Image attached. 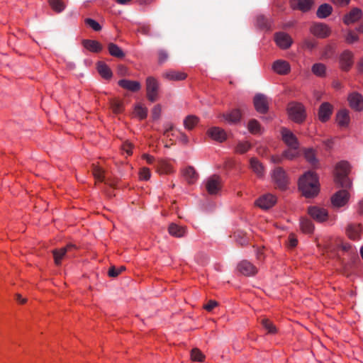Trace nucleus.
Segmentation results:
<instances>
[{"label":"nucleus","instance_id":"4c0bfd02","mask_svg":"<svg viewBox=\"0 0 363 363\" xmlns=\"http://www.w3.org/2000/svg\"><path fill=\"white\" fill-rule=\"evenodd\" d=\"M48 2L52 9L57 13L62 12L66 7L63 0H48Z\"/></svg>","mask_w":363,"mask_h":363},{"label":"nucleus","instance_id":"69168bd1","mask_svg":"<svg viewBox=\"0 0 363 363\" xmlns=\"http://www.w3.org/2000/svg\"><path fill=\"white\" fill-rule=\"evenodd\" d=\"M357 211L359 214L363 215V200L360 201L358 203Z\"/></svg>","mask_w":363,"mask_h":363},{"label":"nucleus","instance_id":"0e129e2a","mask_svg":"<svg viewBox=\"0 0 363 363\" xmlns=\"http://www.w3.org/2000/svg\"><path fill=\"white\" fill-rule=\"evenodd\" d=\"M334 4L338 5H346L349 3L350 0H332Z\"/></svg>","mask_w":363,"mask_h":363},{"label":"nucleus","instance_id":"58836bf2","mask_svg":"<svg viewBox=\"0 0 363 363\" xmlns=\"http://www.w3.org/2000/svg\"><path fill=\"white\" fill-rule=\"evenodd\" d=\"M261 324L263 328L267 330V332L269 334H274L277 333V328L274 323L270 321L267 318H263L261 320Z\"/></svg>","mask_w":363,"mask_h":363},{"label":"nucleus","instance_id":"1a4fd4ad","mask_svg":"<svg viewBox=\"0 0 363 363\" xmlns=\"http://www.w3.org/2000/svg\"><path fill=\"white\" fill-rule=\"evenodd\" d=\"M75 247L73 245H67L66 247H62L59 250L52 251L55 263L56 265H60L65 258L68 257V253L70 252Z\"/></svg>","mask_w":363,"mask_h":363},{"label":"nucleus","instance_id":"4d7b16f0","mask_svg":"<svg viewBox=\"0 0 363 363\" xmlns=\"http://www.w3.org/2000/svg\"><path fill=\"white\" fill-rule=\"evenodd\" d=\"M284 152L281 155H275L271 157L273 163H281L284 160Z\"/></svg>","mask_w":363,"mask_h":363},{"label":"nucleus","instance_id":"7c9ffc66","mask_svg":"<svg viewBox=\"0 0 363 363\" xmlns=\"http://www.w3.org/2000/svg\"><path fill=\"white\" fill-rule=\"evenodd\" d=\"M289 148L284 151V156L286 160H293L298 157L301 151L299 150V146H294V147H288Z\"/></svg>","mask_w":363,"mask_h":363},{"label":"nucleus","instance_id":"13d9d810","mask_svg":"<svg viewBox=\"0 0 363 363\" xmlns=\"http://www.w3.org/2000/svg\"><path fill=\"white\" fill-rule=\"evenodd\" d=\"M217 306H218L217 301L211 300L204 306V308L208 311H211Z\"/></svg>","mask_w":363,"mask_h":363},{"label":"nucleus","instance_id":"39448f33","mask_svg":"<svg viewBox=\"0 0 363 363\" xmlns=\"http://www.w3.org/2000/svg\"><path fill=\"white\" fill-rule=\"evenodd\" d=\"M308 213L317 222L323 223L330 218L328 210L320 206H310L308 208Z\"/></svg>","mask_w":363,"mask_h":363},{"label":"nucleus","instance_id":"79ce46f5","mask_svg":"<svg viewBox=\"0 0 363 363\" xmlns=\"http://www.w3.org/2000/svg\"><path fill=\"white\" fill-rule=\"evenodd\" d=\"M251 148V144L248 141L239 142L235 147L237 153L243 154L247 152Z\"/></svg>","mask_w":363,"mask_h":363},{"label":"nucleus","instance_id":"9d476101","mask_svg":"<svg viewBox=\"0 0 363 363\" xmlns=\"http://www.w3.org/2000/svg\"><path fill=\"white\" fill-rule=\"evenodd\" d=\"M353 53L350 50L342 52L339 58L340 68L342 70L348 71L353 65Z\"/></svg>","mask_w":363,"mask_h":363},{"label":"nucleus","instance_id":"774afa93","mask_svg":"<svg viewBox=\"0 0 363 363\" xmlns=\"http://www.w3.org/2000/svg\"><path fill=\"white\" fill-rule=\"evenodd\" d=\"M150 26H144L143 27H141V28L140 29V32L143 33V34H147L150 31Z\"/></svg>","mask_w":363,"mask_h":363},{"label":"nucleus","instance_id":"2f4dec72","mask_svg":"<svg viewBox=\"0 0 363 363\" xmlns=\"http://www.w3.org/2000/svg\"><path fill=\"white\" fill-rule=\"evenodd\" d=\"M97 70L99 74L106 79H109L112 77L111 69L104 62H100L97 64Z\"/></svg>","mask_w":363,"mask_h":363},{"label":"nucleus","instance_id":"09e8293b","mask_svg":"<svg viewBox=\"0 0 363 363\" xmlns=\"http://www.w3.org/2000/svg\"><path fill=\"white\" fill-rule=\"evenodd\" d=\"M358 35L352 30H348L345 35V41L348 44H352L358 42Z\"/></svg>","mask_w":363,"mask_h":363},{"label":"nucleus","instance_id":"7ed1b4c3","mask_svg":"<svg viewBox=\"0 0 363 363\" xmlns=\"http://www.w3.org/2000/svg\"><path fill=\"white\" fill-rule=\"evenodd\" d=\"M289 118L295 122H302L306 118L304 106L298 102L289 103L287 107Z\"/></svg>","mask_w":363,"mask_h":363},{"label":"nucleus","instance_id":"f03ea898","mask_svg":"<svg viewBox=\"0 0 363 363\" xmlns=\"http://www.w3.org/2000/svg\"><path fill=\"white\" fill-rule=\"evenodd\" d=\"M350 171V167L347 162L337 163L335 170V182L343 187H350L352 184L347 177Z\"/></svg>","mask_w":363,"mask_h":363},{"label":"nucleus","instance_id":"a18cd8bd","mask_svg":"<svg viewBox=\"0 0 363 363\" xmlns=\"http://www.w3.org/2000/svg\"><path fill=\"white\" fill-rule=\"evenodd\" d=\"M191 359L192 361L201 362L204 360L205 356L201 350L194 348L191 352Z\"/></svg>","mask_w":363,"mask_h":363},{"label":"nucleus","instance_id":"f704fd0d","mask_svg":"<svg viewBox=\"0 0 363 363\" xmlns=\"http://www.w3.org/2000/svg\"><path fill=\"white\" fill-rule=\"evenodd\" d=\"M312 72L319 77H323L326 74V67L322 63H315L312 66Z\"/></svg>","mask_w":363,"mask_h":363},{"label":"nucleus","instance_id":"e2e57ef3","mask_svg":"<svg viewBox=\"0 0 363 363\" xmlns=\"http://www.w3.org/2000/svg\"><path fill=\"white\" fill-rule=\"evenodd\" d=\"M143 158L145 159L148 164H152L154 161V157L150 155L145 154L143 155Z\"/></svg>","mask_w":363,"mask_h":363},{"label":"nucleus","instance_id":"aec40b11","mask_svg":"<svg viewBox=\"0 0 363 363\" xmlns=\"http://www.w3.org/2000/svg\"><path fill=\"white\" fill-rule=\"evenodd\" d=\"M311 32L319 38H325L330 34V28L323 23H315L311 27Z\"/></svg>","mask_w":363,"mask_h":363},{"label":"nucleus","instance_id":"5fc2aeb1","mask_svg":"<svg viewBox=\"0 0 363 363\" xmlns=\"http://www.w3.org/2000/svg\"><path fill=\"white\" fill-rule=\"evenodd\" d=\"M133 145L128 142L125 141L121 147V150L123 152H125L128 155H130L132 154Z\"/></svg>","mask_w":363,"mask_h":363},{"label":"nucleus","instance_id":"72a5a7b5","mask_svg":"<svg viewBox=\"0 0 363 363\" xmlns=\"http://www.w3.org/2000/svg\"><path fill=\"white\" fill-rule=\"evenodd\" d=\"M332 10L333 9L330 5L328 4H322L317 11V16L320 18H326L331 13Z\"/></svg>","mask_w":363,"mask_h":363},{"label":"nucleus","instance_id":"cd10ccee","mask_svg":"<svg viewBox=\"0 0 363 363\" xmlns=\"http://www.w3.org/2000/svg\"><path fill=\"white\" fill-rule=\"evenodd\" d=\"M313 4L312 0H292L291 5L294 9L302 11H308Z\"/></svg>","mask_w":363,"mask_h":363},{"label":"nucleus","instance_id":"ddd939ff","mask_svg":"<svg viewBox=\"0 0 363 363\" xmlns=\"http://www.w3.org/2000/svg\"><path fill=\"white\" fill-rule=\"evenodd\" d=\"M276 202V196L271 194H267L259 197L256 201V205L262 209H269L272 208Z\"/></svg>","mask_w":363,"mask_h":363},{"label":"nucleus","instance_id":"338daca9","mask_svg":"<svg viewBox=\"0 0 363 363\" xmlns=\"http://www.w3.org/2000/svg\"><path fill=\"white\" fill-rule=\"evenodd\" d=\"M357 69L359 72L363 73V57L361 58V60L358 62Z\"/></svg>","mask_w":363,"mask_h":363},{"label":"nucleus","instance_id":"de8ad7c7","mask_svg":"<svg viewBox=\"0 0 363 363\" xmlns=\"http://www.w3.org/2000/svg\"><path fill=\"white\" fill-rule=\"evenodd\" d=\"M304 156L306 160L312 164H316L315 153L313 150L308 149L304 152Z\"/></svg>","mask_w":363,"mask_h":363},{"label":"nucleus","instance_id":"412c9836","mask_svg":"<svg viewBox=\"0 0 363 363\" xmlns=\"http://www.w3.org/2000/svg\"><path fill=\"white\" fill-rule=\"evenodd\" d=\"M118 85L124 89L128 90L132 92L138 91L141 88V84L139 82L129 80V79H121L118 82Z\"/></svg>","mask_w":363,"mask_h":363},{"label":"nucleus","instance_id":"c9c22d12","mask_svg":"<svg viewBox=\"0 0 363 363\" xmlns=\"http://www.w3.org/2000/svg\"><path fill=\"white\" fill-rule=\"evenodd\" d=\"M108 49L110 55L113 57L122 58L125 55L123 50L114 43H109L108 45Z\"/></svg>","mask_w":363,"mask_h":363},{"label":"nucleus","instance_id":"6ab92c4d","mask_svg":"<svg viewBox=\"0 0 363 363\" xmlns=\"http://www.w3.org/2000/svg\"><path fill=\"white\" fill-rule=\"evenodd\" d=\"M348 101L352 108L360 111L363 108V98L358 93L354 92L349 95Z\"/></svg>","mask_w":363,"mask_h":363},{"label":"nucleus","instance_id":"f257e3e1","mask_svg":"<svg viewBox=\"0 0 363 363\" xmlns=\"http://www.w3.org/2000/svg\"><path fill=\"white\" fill-rule=\"evenodd\" d=\"M298 189L306 198L316 196L320 191L317 174L311 171L304 173L298 179Z\"/></svg>","mask_w":363,"mask_h":363},{"label":"nucleus","instance_id":"052dcab7","mask_svg":"<svg viewBox=\"0 0 363 363\" xmlns=\"http://www.w3.org/2000/svg\"><path fill=\"white\" fill-rule=\"evenodd\" d=\"M297 242H298L297 240L293 235H291L289 237V245H290V247H296V245H297Z\"/></svg>","mask_w":363,"mask_h":363},{"label":"nucleus","instance_id":"864d4df0","mask_svg":"<svg viewBox=\"0 0 363 363\" xmlns=\"http://www.w3.org/2000/svg\"><path fill=\"white\" fill-rule=\"evenodd\" d=\"M125 270L124 267H120L119 268H116L112 267L108 270V275L112 277H116L119 275L123 271Z\"/></svg>","mask_w":363,"mask_h":363},{"label":"nucleus","instance_id":"c756f323","mask_svg":"<svg viewBox=\"0 0 363 363\" xmlns=\"http://www.w3.org/2000/svg\"><path fill=\"white\" fill-rule=\"evenodd\" d=\"M83 46L90 52H99L102 50V46L99 42L93 40H84Z\"/></svg>","mask_w":363,"mask_h":363},{"label":"nucleus","instance_id":"b1692460","mask_svg":"<svg viewBox=\"0 0 363 363\" xmlns=\"http://www.w3.org/2000/svg\"><path fill=\"white\" fill-rule=\"evenodd\" d=\"M362 16V13L360 9H353L345 16L343 21L347 25L352 24L360 19Z\"/></svg>","mask_w":363,"mask_h":363},{"label":"nucleus","instance_id":"680f3d73","mask_svg":"<svg viewBox=\"0 0 363 363\" xmlns=\"http://www.w3.org/2000/svg\"><path fill=\"white\" fill-rule=\"evenodd\" d=\"M16 300L21 304L26 303L27 301V299L26 298H23L19 294L16 295Z\"/></svg>","mask_w":363,"mask_h":363},{"label":"nucleus","instance_id":"a878e982","mask_svg":"<svg viewBox=\"0 0 363 363\" xmlns=\"http://www.w3.org/2000/svg\"><path fill=\"white\" fill-rule=\"evenodd\" d=\"M336 121L339 126L347 127L350 121L349 111L346 109L339 111L336 115Z\"/></svg>","mask_w":363,"mask_h":363},{"label":"nucleus","instance_id":"20e7f679","mask_svg":"<svg viewBox=\"0 0 363 363\" xmlns=\"http://www.w3.org/2000/svg\"><path fill=\"white\" fill-rule=\"evenodd\" d=\"M146 91L147 97L150 101H155L157 100L159 95V83L155 78L148 77L146 79Z\"/></svg>","mask_w":363,"mask_h":363},{"label":"nucleus","instance_id":"f8f14e48","mask_svg":"<svg viewBox=\"0 0 363 363\" xmlns=\"http://www.w3.org/2000/svg\"><path fill=\"white\" fill-rule=\"evenodd\" d=\"M280 133L282 140L288 147L299 146L296 135L290 130L281 128Z\"/></svg>","mask_w":363,"mask_h":363},{"label":"nucleus","instance_id":"2eb2a0df","mask_svg":"<svg viewBox=\"0 0 363 363\" xmlns=\"http://www.w3.org/2000/svg\"><path fill=\"white\" fill-rule=\"evenodd\" d=\"M207 135L213 140L222 143L227 139V133L219 127H212L207 130Z\"/></svg>","mask_w":363,"mask_h":363},{"label":"nucleus","instance_id":"bb28decb","mask_svg":"<svg viewBox=\"0 0 363 363\" xmlns=\"http://www.w3.org/2000/svg\"><path fill=\"white\" fill-rule=\"evenodd\" d=\"M182 175L189 184L194 183L198 179V174L192 167L183 169Z\"/></svg>","mask_w":363,"mask_h":363},{"label":"nucleus","instance_id":"3c124183","mask_svg":"<svg viewBox=\"0 0 363 363\" xmlns=\"http://www.w3.org/2000/svg\"><path fill=\"white\" fill-rule=\"evenodd\" d=\"M85 23L91 27L94 30L99 31L101 29V26L98 22L91 18L85 19Z\"/></svg>","mask_w":363,"mask_h":363},{"label":"nucleus","instance_id":"4468645a","mask_svg":"<svg viewBox=\"0 0 363 363\" xmlns=\"http://www.w3.org/2000/svg\"><path fill=\"white\" fill-rule=\"evenodd\" d=\"M272 69L279 75H286L291 71V66L287 61L277 60L272 64Z\"/></svg>","mask_w":363,"mask_h":363},{"label":"nucleus","instance_id":"a211bd4d","mask_svg":"<svg viewBox=\"0 0 363 363\" xmlns=\"http://www.w3.org/2000/svg\"><path fill=\"white\" fill-rule=\"evenodd\" d=\"M333 113V106L328 102L323 103L318 111V118L322 122L329 120Z\"/></svg>","mask_w":363,"mask_h":363},{"label":"nucleus","instance_id":"c03bdc74","mask_svg":"<svg viewBox=\"0 0 363 363\" xmlns=\"http://www.w3.org/2000/svg\"><path fill=\"white\" fill-rule=\"evenodd\" d=\"M249 131L252 134H257L261 132V127L259 122L255 119L249 121L247 125Z\"/></svg>","mask_w":363,"mask_h":363},{"label":"nucleus","instance_id":"49530a36","mask_svg":"<svg viewBox=\"0 0 363 363\" xmlns=\"http://www.w3.org/2000/svg\"><path fill=\"white\" fill-rule=\"evenodd\" d=\"M93 175L98 182H103L104 179V171L99 166H94Z\"/></svg>","mask_w":363,"mask_h":363},{"label":"nucleus","instance_id":"4be33fe9","mask_svg":"<svg viewBox=\"0 0 363 363\" xmlns=\"http://www.w3.org/2000/svg\"><path fill=\"white\" fill-rule=\"evenodd\" d=\"M241 114L239 110H233L227 113H223L219 116L220 121L228 123H235L240 121Z\"/></svg>","mask_w":363,"mask_h":363},{"label":"nucleus","instance_id":"ea45409f","mask_svg":"<svg viewBox=\"0 0 363 363\" xmlns=\"http://www.w3.org/2000/svg\"><path fill=\"white\" fill-rule=\"evenodd\" d=\"M157 170L161 174H170L173 172V168L169 163L161 161L158 164Z\"/></svg>","mask_w":363,"mask_h":363},{"label":"nucleus","instance_id":"37998d69","mask_svg":"<svg viewBox=\"0 0 363 363\" xmlns=\"http://www.w3.org/2000/svg\"><path fill=\"white\" fill-rule=\"evenodd\" d=\"M147 111L145 107H143L141 105H137L135 106L134 111H133V115L138 118L139 119L142 120L145 118L147 116Z\"/></svg>","mask_w":363,"mask_h":363},{"label":"nucleus","instance_id":"a19ab883","mask_svg":"<svg viewBox=\"0 0 363 363\" xmlns=\"http://www.w3.org/2000/svg\"><path fill=\"white\" fill-rule=\"evenodd\" d=\"M300 225L301 229L304 233H311L313 231L314 226L308 219H301Z\"/></svg>","mask_w":363,"mask_h":363},{"label":"nucleus","instance_id":"603ef678","mask_svg":"<svg viewBox=\"0 0 363 363\" xmlns=\"http://www.w3.org/2000/svg\"><path fill=\"white\" fill-rule=\"evenodd\" d=\"M150 171L147 167H143L139 172V177L141 180H148L150 178Z\"/></svg>","mask_w":363,"mask_h":363},{"label":"nucleus","instance_id":"dca6fc26","mask_svg":"<svg viewBox=\"0 0 363 363\" xmlns=\"http://www.w3.org/2000/svg\"><path fill=\"white\" fill-rule=\"evenodd\" d=\"M254 105L257 111L264 113L268 110V101L263 94H257L254 98Z\"/></svg>","mask_w":363,"mask_h":363},{"label":"nucleus","instance_id":"5701e85b","mask_svg":"<svg viewBox=\"0 0 363 363\" xmlns=\"http://www.w3.org/2000/svg\"><path fill=\"white\" fill-rule=\"evenodd\" d=\"M162 77L169 81H182L186 78L187 74L183 72L172 69L164 72Z\"/></svg>","mask_w":363,"mask_h":363},{"label":"nucleus","instance_id":"6e6552de","mask_svg":"<svg viewBox=\"0 0 363 363\" xmlns=\"http://www.w3.org/2000/svg\"><path fill=\"white\" fill-rule=\"evenodd\" d=\"M350 199V194L347 190H340L331 198V202L335 207L344 206Z\"/></svg>","mask_w":363,"mask_h":363},{"label":"nucleus","instance_id":"0eeeda50","mask_svg":"<svg viewBox=\"0 0 363 363\" xmlns=\"http://www.w3.org/2000/svg\"><path fill=\"white\" fill-rule=\"evenodd\" d=\"M206 189L208 194H216L221 189V179L218 176L213 175L206 182Z\"/></svg>","mask_w":363,"mask_h":363},{"label":"nucleus","instance_id":"9b49d317","mask_svg":"<svg viewBox=\"0 0 363 363\" xmlns=\"http://www.w3.org/2000/svg\"><path fill=\"white\" fill-rule=\"evenodd\" d=\"M238 270L245 276H254L258 272V269L247 260H242L238 264Z\"/></svg>","mask_w":363,"mask_h":363},{"label":"nucleus","instance_id":"393cba45","mask_svg":"<svg viewBox=\"0 0 363 363\" xmlns=\"http://www.w3.org/2000/svg\"><path fill=\"white\" fill-rule=\"evenodd\" d=\"M361 233L362 226L360 224H350L346 229L348 238L354 240L360 238Z\"/></svg>","mask_w":363,"mask_h":363},{"label":"nucleus","instance_id":"bf43d9fd","mask_svg":"<svg viewBox=\"0 0 363 363\" xmlns=\"http://www.w3.org/2000/svg\"><path fill=\"white\" fill-rule=\"evenodd\" d=\"M168 57L167 54L164 51H160L159 52V62H164Z\"/></svg>","mask_w":363,"mask_h":363},{"label":"nucleus","instance_id":"423d86ee","mask_svg":"<svg viewBox=\"0 0 363 363\" xmlns=\"http://www.w3.org/2000/svg\"><path fill=\"white\" fill-rule=\"evenodd\" d=\"M272 177L278 188L280 189H284L286 188L289 182L288 177L285 171L282 168H276L272 172Z\"/></svg>","mask_w":363,"mask_h":363},{"label":"nucleus","instance_id":"473e14b6","mask_svg":"<svg viewBox=\"0 0 363 363\" xmlns=\"http://www.w3.org/2000/svg\"><path fill=\"white\" fill-rule=\"evenodd\" d=\"M250 164V168L257 177H262L264 174V167L256 158H251Z\"/></svg>","mask_w":363,"mask_h":363},{"label":"nucleus","instance_id":"6e6d98bb","mask_svg":"<svg viewBox=\"0 0 363 363\" xmlns=\"http://www.w3.org/2000/svg\"><path fill=\"white\" fill-rule=\"evenodd\" d=\"M161 111H162V109H161L160 106H159V105L155 106L153 108L152 111V118L154 119L159 118V117L160 116V114H161Z\"/></svg>","mask_w":363,"mask_h":363},{"label":"nucleus","instance_id":"8fccbe9b","mask_svg":"<svg viewBox=\"0 0 363 363\" xmlns=\"http://www.w3.org/2000/svg\"><path fill=\"white\" fill-rule=\"evenodd\" d=\"M111 106L115 113H119L123 111V104L118 99H112L111 101Z\"/></svg>","mask_w":363,"mask_h":363},{"label":"nucleus","instance_id":"f3484780","mask_svg":"<svg viewBox=\"0 0 363 363\" xmlns=\"http://www.w3.org/2000/svg\"><path fill=\"white\" fill-rule=\"evenodd\" d=\"M274 38L277 45L281 49L289 48L292 43L291 36L285 33H277Z\"/></svg>","mask_w":363,"mask_h":363},{"label":"nucleus","instance_id":"e433bc0d","mask_svg":"<svg viewBox=\"0 0 363 363\" xmlns=\"http://www.w3.org/2000/svg\"><path fill=\"white\" fill-rule=\"evenodd\" d=\"M199 123V118L195 116H188L184 121V125L187 130H192Z\"/></svg>","mask_w":363,"mask_h":363},{"label":"nucleus","instance_id":"c85d7f7f","mask_svg":"<svg viewBox=\"0 0 363 363\" xmlns=\"http://www.w3.org/2000/svg\"><path fill=\"white\" fill-rule=\"evenodd\" d=\"M169 233L176 238H182L186 233V230L183 226H179L177 224L172 223L168 228Z\"/></svg>","mask_w":363,"mask_h":363}]
</instances>
